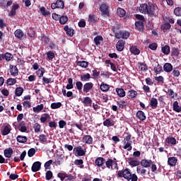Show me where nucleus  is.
Masks as SVG:
<instances>
[{
	"instance_id": "nucleus-1",
	"label": "nucleus",
	"mask_w": 181,
	"mask_h": 181,
	"mask_svg": "<svg viewBox=\"0 0 181 181\" xmlns=\"http://www.w3.org/2000/svg\"><path fill=\"white\" fill-rule=\"evenodd\" d=\"M117 176L118 177H124L127 181H138V175L132 174L129 168L118 171Z\"/></svg>"
},
{
	"instance_id": "nucleus-2",
	"label": "nucleus",
	"mask_w": 181,
	"mask_h": 181,
	"mask_svg": "<svg viewBox=\"0 0 181 181\" xmlns=\"http://www.w3.org/2000/svg\"><path fill=\"white\" fill-rule=\"evenodd\" d=\"M139 11L140 13H144V15H150V16H156V13H155V6L152 4H144L140 5L139 7Z\"/></svg>"
},
{
	"instance_id": "nucleus-3",
	"label": "nucleus",
	"mask_w": 181,
	"mask_h": 181,
	"mask_svg": "<svg viewBox=\"0 0 181 181\" xmlns=\"http://www.w3.org/2000/svg\"><path fill=\"white\" fill-rule=\"evenodd\" d=\"M74 153L76 156H85L86 152H87V150L86 149V146L84 145L79 146L77 147L74 148Z\"/></svg>"
},
{
	"instance_id": "nucleus-4",
	"label": "nucleus",
	"mask_w": 181,
	"mask_h": 181,
	"mask_svg": "<svg viewBox=\"0 0 181 181\" xmlns=\"http://www.w3.org/2000/svg\"><path fill=\"white\" fill-rule=\"evenodd\" d=\"M51 9H64V1L63 0H57L52 3Z\"/></svg>"
},
{
	"instance_id": "nucleus-5",
	"label": "nucleus",
	"mask_w": 181,
	"mask_h": 181,
	"mask_svg": "<svg viewBox=\"0 0 181 181\" xmlns=\"http://www.w3.org/2000/svg\"><path fill=\"white\" fill-rule=\"evenodd\" d=\"M130 33L128 31L126 30H122V31H119L115 33V37L117 39H128L130 36Z\"/></svg>"
},
{
	"instance_id": "nucleus-6",
	"label": "nucleus",
	"mask_w": 181,
	"mask_h": 181,
	"mask_svg": "<svg viewBox=\"0 0 181 181\" xmlns=\"http://www.w3.org/2000/svg\"><path fill=\"white\" fill-rule=\"evenodd\" d=\"M153 163V161H152V160H148L146 158H144L141 160L140 165L141 168H145L146 169H148L151 168Z\"/></svg>"
},
{
	"instance_id": "nucleus-7",
	"label": "nucleus",
	"mask_w": 181,
	"mask_h": 181,
	"mask_svg": "<svg viewBox=\"0 0 181 181\" xmlns=\"http://www.w3.org/2000/svg\"><path fill=\"white\" fill-rule=\"evenodd\" d=\"M100 11L102 13V15L105 16H110V12L108 11V5L105 4H102L100 6Z\"/></svg>"
},
{
	"instance_id": "nucleus-8",
	"label": "nucleus",
	"mask_w": 181,
	"mask_h": 181,
	"mask_svg": "<svg viewBox=\"0 0 181 181\" xmlns=\"http://www.w3.org/2000/svg\"><path fill=\"white\" fill-rule=\"evenodd\" d=\"M9 70H10L11 76H13V77H16V76H18V74H19V70L18 69V66H16L10 64Z\"/></svg>"
},
{
	"instance_id": "nucleus-9",
	"label": "nucleus",
	"mask_w": 181,
	"mask_h": 181,
	"mask_svg": "<svg viewBox=\"0 0 181 181\" xmlns=\"http://www.w3.org/2000/svg\"><path fill=\"white\" fill-rule=\"evenodd\" d=\"M93 87H94V84L93 82H87L83 85V93H90L91 90H93Z\"/></svg>"
},
{
	"instance_id": "nucleus-10",
	"label": "nucleus",
	"mask_w": 181,
	"mask_h": 181,
	"mask_svg": "<svg viewBox=\"0 0 181 181\" xmlns=\"http://www.w3.org/2000/svg\"><path fill=\"white\" fill-rule=\"evenodd\" d=\"M12 4H13V0H10L7 2L5 0H1V1L0 2V7L1 8V9H8V8H9V6L12 5Z\"/></svg>"
},
{
	"instance_id": "nucleus-11",
	"label": "nucleus",
	"mask_w": 181,
	"mask_h": 181,
	"mask_svg": "<svg viewBox=\"0 0 181 181\" xmlns=\"http://www.w3.org/2000/svg\"><path fill=\"white\" fill-rule=\"evenodd\" d=\"M125 47V40H119L116 44V49L118 52H122Z\"/></svg>"
},
{
	"instance_id": "nucleus-12",
	"label": "nucleus",
	"mask_w": 181,
	"mask_h": 181,
	"mask_svg": "<svg viewBox=\"0 0 181 181\" xmlns=\"http://www.w3.org/2000/svg\"><path fill=\"white\" fill-rule=\"evenodd\" d=\"M81 141L87 145H91L93 144V137L90 135H85L83 136Z\"/></svg>"
},
{
	"instance_id": "nucleus-13",
	"label": "nucleus",
	"mask_w": 181,
	"mask_h": 181,
	"mask_svg": "<svg viewBox=\"0 0 181 181\" xmlns=\"http://www.w3.org/2000/svg\"><path fill=\"white\" fill-rule=\"evenodd\" d=\"M18 131L21 132H27L28 127H26V123L25 121L18 122Z\"/></svg>"
},
{
	"instance_id": "nucleus-14",
	"label": "nucleus",
	"mask_w": 181,
	"mask_h": 181,
	"mask_svg": "<svg viewBox=\"0 0 181 181\" xmlns=\"http://www.w3.org/2000/svg\"><path fill=\"white\" fill-rule=\"evenodd\" d=\"M17 9H19V4H13L11 7V10L10 11H8V16H11V17L15 16V15H16Z\"/></svg>"
},
{
	"instance_id": "nucleus-15",
	"label": "nucleus",
	"mask_w": 181,
	"mask_h": 181,
	"mask_svg": "<svg viewBox=\"0 0 181 181\" xmlns=\"http://www.w3.org/2000/svg\"><path fill=\"white\" fill-rule=\"evenodd\" d=\"M40 168H42V163L40 161H36L33 163L31 170L32 172H39Z\"/></svg>"
},
{
	"instance_id": "nucleus-16",
	"label": "nucleus",
	"mask_w": 181,
	"mask_h": 181,
	"mask_svg": "<svg viewBox=\"0 0 181 181\" xmlns=\"http://www.w3.org/2000/svg\"><path fill=\"white\" fill-rule=\"evenodd\" d=\"M64 30L66 32V35H67V36H69L70 37H73V36H74V30L69 28V25H65Z\"/></svg>"
},
{
	"instance_id": "nucleus-17",
	"label": "nucleus",
	"mask_w": 181,
	"mask_h": 181,
	"mask_svg": "<svg viewBox=\"0 0 181 181\" xmlns=\"http://www.w3.org/2000/svg\"><path fill=\"white\" fill-rule=\"evenodd\" d=\"M105 162V159H104L103 157H98L95 160V163L96 166H98V168H103V166H104Z\"/></svg>"
},
{
	"instance_id": "nucleus-18",
	"label": "nucleus",
	"mask_w": 181,
	"mask_h": 181,
	"mask_svg": "<svg viewBox=\"0 0 181 181\" xmlns=\"http://www.w3.org/2000/svg\"><path fill=\"white\" fill-rule=\"evenodd\" d=\"M4 156L5 158H11L12 155H13V149H12V148L9 147L8 148H6L4 151Z\"/></svg>"
},
{
	"instance_id": "nucleus-19",
	"label": "nucleus",
	"mask_w": 181,
	"mask_h": 181,
	"mask_svg": "<svg viewBox=\"0 0 181 181\" xmlns=\"http://www.w3.org/2000/svg\"><path fill=\"white\" fill-rule=\"evenodd\" d=\"M84 107H91V104H93V100L90 97H86L83 98L82 101Z\"/></svg>"
},
{
	"instance_id": "nucleus-20",
	"label": "nucleus",
	"mask_w": 181,
	"mask_h": 181,
	"mask_svg": "<svg viewBox=\"0 0 181 181\" xmlns=\"http://www.w3.org/2000/svg\"><path fill=\"white\" fill-rule=\"evenodd\" d=\"M104 38H103V36L101 35H97L96 37H95L94 38V42L95 45L98 47H100V46H101V42H103Z\"/></svg>"
},
{
	"instance_id": "nucleus-21",
	"label": "nucleus",
	"mask_w": 181,
	"mask_h": 181,
	"mask_svg": "<svg viewBox=\"0 0 181 181\" xmlns=\"http://www.w3.org/2000/svg\"><path fill=\"white\" fill-rule=\"evenodd\" d=\"M176 163H177V158L176 157L168 158V165H169V166H176Z\"/></svg>"
},
{
	"instance_id": "nucleus-22",
	"label": "nucleus",
	"mask_w": 181,
	"mask_h": 181,
	"mask_svg": "<svg viewBox=\"0 0 181 181\" xmlns=\"http://www.w3.org/2000/svg\"><path fill=\"white\" fill-rule=\"evenodd\" d=\"M163 70L165 73H170L173 70V66L170 63H165L163 65Z\"/></svg>"
},
{
	"instance_id": "nucleus-23",
	"label": "nucleus",
	"mask_w": 181,
	"mask_h": 181,
	"mask_svg": "<svg viewBox=\"0 0 181 181\" xmlns=\"http://www.w3.org/2000/svg\"><path fill=\"white\" fill-rule=\"evenodd\" d=\"M115 91H116L118 97H120L121 98L125 97V95H126L125 90L122 88H117L115 89Z\"/></svg>"
},
{
	"instance_id": "nucleus-24",
	"label": "nucleus",
	"mask_w": 181,
	"mask_h": 181,
	"mask_svg": "<svg viewBox=\"0 0 181 181\" xmlns=\"http://www.w3.org/2000/svg\"><path fill=\"white\" fill-rule=\"evenodd\" d=\"M16 139L19 144H26L28 142V137L26 136L18 135Z\"/></svg>"
},
{
	"instance_id": "nucleus-25",
	"label": "nucleus",
	"mask_w": 181,
	"mask_h": 181,
	"mask_svg": "<svg viewBox=\"0 0 181 181\" xmlns=\"http://www.w3.org/2000/svg\"><path fill=\"white\" fill-rule=\"evenodd\" d=\"M47 119H50V115H49L48 113L42 114L40 119L41 124H45V122H46Z\"/></svg>"
},
{
	"instance_id": "nucleus-26",
	"label": "nucleus",
	"mask_w": 181,
	"mask_h": 181,
	"mask_svg": "<svg viewBox=\"0 0 181 181\" xmlns=\"http://www.w3.org/2000/svg\"><path fill=\"white\" fill-rule=\"evenodd\" d=\"M136 172L140 176H145L146 175V169L144 167L139 166L136 168Z\"/></svg>"
},
{
	"instance_id": "nucleus-27",
	"label": "nucleus",
	"mask_w": 181,
	"mask_h": 181,
	"mask_svg": "<svg viewBox=\"0 0 181 181\" xmlns=\"http://www.w3.org/2000/svg\"><path fill=\"white\" fill-rule=\"evenodd\" d=\"M165 142L168 144V145L175 146L177 144L176 139L175 137H167L165 139Z\"/></svg>"
},
{
	"instance_id": "nucleus-28",
	"label": "nucleus",
	"mask_w": 181,
	"mask_h": 181,
	"mask_svg": "<svg viewBox=\"0 0 181 181\" xmlns=\"http://www.w3.org/2000/svg\"><path fill=\"white\" fill-rule=\"evenodd\" d=\"M11 132V126L10 125H6L4 127L3 130L1 131V134L5 136L8 134H9Z\"/></svg>"
},
{
	"instance_id": "nucleus-29",
	"label": "nucleus",
	"mask_w": 181,
	"mask_h": 181,
	"mask_svg": "<svg viewBox=\"0 0 181 181\" xmlns=\"http://www.w3.org/2000/svg\"><path fill=\"white\" fill-rule=\"evenodd\" d=\"M136 117L140 121H145L146 119V116L143 111L139 110L136 113Z\"/></svg>"
},
{
	"instance_id": "nucleus-30",
	"label": "nucleus",
	"mask_w": 181,
	"mask_h": 181,
	"mask_svg": "<svg viewBox=\"0 0 181 181\" xmlns=\"http://www.w3.org/2000/svg\"><path fill=\"white\" fill-rule=\"evenodd\" d=\"M3 59H5L6 62H11V60L13 59V55L10 52H6L3 54Z\"/></svg>"
},
{
	"instance_id": "nucleus-31",
	"label": "nucleus",
	"mask_w": 181,
	"mask_h": 181,
	"mask_svg": "<svg viewBox=\"0 0 181 181\" xmlns=\"http://www.w3.org/2000/svg\"><path fill=\"white\" fill-rule=\"evenodd\" d=\"M45 108V105L43 104L37 105L36 107H33V110L34 112H37V114H39L40 111H42Z\"/></svg>"
},
{
	"instance_id": "nucleus-32",
	"label": "nucleus",
	"mask_w": 181,
	"mask_h": 181,
	"mask_svg": "<svg viewBox=\"0 0 181 181\" xmlns=\"http://www.w3.org/2000/svg\"><path fill=\"white\" fill-rule=\"evenodd\" d=\"M74 163L76 166H79L81 169L84 168V165H83V163H84V161L83 160V159H76L74 160Z\"/></svg>"
},
{
	"instance_id": "nucleus-33",
	"label": "nucleus",
	"mask_w": 181,
	"mask_h": 181,
	"mask_svg": "<svg viewBox=\"0 0 181 181\" xmlns=\"http://www.w3.org/2000/svg\"><path fill=\"white\" fill-rule=\"evenodd\" d=\"M90 78H91V75L88 73L81 76V81L83 82L90 81Z\"/></svg>"
},
{
	"instance_id": "nucleus-34",
	"label": "nucleus",
	"mask_w": 181,
	"mask_h": 181,
	"mask_svg": "<svg viewBox=\"0 0 181 181\" xmlns=\"http://www.w3.org/2000/svg\"><path fill=\"white\" fill-rule=\"evenodd\" d=\"M15 37H17V39H22L23 37V31L21 29H18L14 32Z\"/></svg>"
},
{
	"instance_id": "nucleus-35",
	"label": "nucleus",
	"mask_w": 181,
	"mask_h": 181,
	"mask_svg": "<svg viewBox=\"0 0 181 181\" xmlns=\"http://www.w3.org/2000/svg\"><path fill=\"white\" fill-rule=\"evenodd\" d=\"M173 108L175 112H181V107L179 106V103L177 101L173 103Z\"/></svg>"
},
{
	"instance_id": "nucleus-36",
	"label": "nucleus",
	"mask_w": 181,
	"mask_h": 181,
	"mask_svg": "<svg viewBox=\"0 0 181 181\" xmlns=\"http://www.w3.org/2000/svg\"><path fill=\"white\" fill-rule=\"evenodd\" d=\"M161 52L163 53V54H169V53H170V47H169V45H165L164 47H162Z\"/></svg>"
},
{
	"instance_id": "nucleus-37",
	"label": "nucleus",
	"mask_w": 181,
	"mask_h": 181,
	"mask_svg": "<svg viewBox=\"0 0 181 181\" xmlns=\"http://www.w3.org/2000/svg\"><path fill=\"white\" fill-rule=\"evenodd\" d=\"M135 26L137 28V30H139V32L144 30V22L136 21Z\"/></svg>"
},
{
	"instance_id": "nucleus-38",
	"label": "nucleus",
	"mask_w": 181,
	"mask_h": 181,
	"mask_svg": "<svg viewBox=\"0 0 181 181\" xmlns=\"http://www.w3.org/2000/svg\"><path fill=\"white\" fill-rule=\"evenodd\" d=\"M150 105H151V107L153 110L157 108L158 107V99H156L155 98H151V102H150Z\"/></svg>"
},
{
	"instance_id": "nucleus-39",
	"label": "nucleus",
	"mask_w": 181,
	"mask_h": 181,
	"mask_svg": "<svg viewBox=\"0 0 181 181\" xmlns=\"http://www.w3.org/2000/svg\"><path fill=\"white\" fill-rule=\"evenodd\" d=\"M66 90H71L74 88V83H73V79L71 78H68V84L66 86Z\"/></svg>"
},
{
	"instance_id": "nucleus-40",
	"label": "nucleus",
	"mask_w": 181,
	"mask_h": 181,
	"mask_svg": "<svg viewBox=\"0 0 181 181\" xmlns=\"http://www.w3.org/2000/svg\"><path fill=\"white\" fill-rule=\"evenodd\" d=\"M23 88L22 87H18L16 88L15 90V95L16 97H21V95H22V94H23Z\"/></svg>"
},
{
	"instance_id": "nucleus-41",
	"label": "nucleus",
	"mask_w": 181,
	"mask_h": 181,
	"mask_svg": "<svg viewBox=\"0 0 181 181\" xmlns=\"http://www.w3.org/2000/svg\"><path fill=\"white\" fill-rule=\"evenodd\" d=\"M67 21H69V17H67V16H61L59 17V23L61 25H66Z\"/></svg>"
},
{
	"instance_id": "nucleus-42",
	"label": "nucleus",
	"mask_w": 181,
	"mask_h": 181,
	"mask_svg": "<svg viewBox=\"0 0 181 181\" xmlns=\"http://www.w3.org/2000/svg\"><path fill=\"white\" fill-rule=\"evenodd\" d=\"M45 71H45V68L40 66V68L35 73H36L37 76L40 78V77H43Z\"/></svg>"
},
{
	"instance_id": "nucleus-43",
	"label": "nucleus",
	"mask_w": 181,
	"mask_h": 181,
	"mask_svg": "<svg viewBox=\"0 0 181 181\" xmlns=\"http://www.w3.org/2000/svg\"><path fill=\"white\" fill-rule=\"evenodd\" d=\"M88 21L90 23H92V25H93V23H97V16L94 14H90Z\"/></svg>"
},
{
	"instance_id": "nucleus-44",
	"label": "nucleus",
	"mask_w": 181,
	"mask_h": 181,
	"mask_svg": "<svg viewBox=\"0 0 181 181\" xmlns=\"http://www.w3.org/2000/svg\"><path fill=\"white\" fill-rule=\"evenodd\" d=\"M127 95L130 98H136V95H138V92H136V90H131L128 92Z\"/></svg>"
},
{
	"instance_id": "nucleus-45",
	"label": "nucleus",
	"mask_w": 181,
	"mask_h": 181,
	"mask_svg": "<svg viewBox=\"0 0 181 181\" xmlns=\"http://www.w3.org/2000/svg\"><path fill=\"white\" fill-rule=\"evenodd\" d=\"M124 149H127V151H132V142L124 141Z\"/></svg>"
},
{
	"instance_id": "nucleus-46",
	"label": "nucleus",
	"mask_w": 181,
	"mask_h": 181,
	"mask_svg": "<svg viewBox=\"0 0 181 181\" xmlns=\"http://www.w3.org/2000/svg\"><path fill=\"white\" fill-rule=\"evenodd\" d=\"M63 105L62 103L58 102V103H52L50 105L52 110H57V108H60Z\"/></svg>"
},
{
	"instance_id": "nucleus-47",
	"label": "nucleus",
	"mask_w": 181,
	"mask_h": 181,
	"mask_svg": "<svg viewBox=\"0 0 181 181\" xmlns=\"http://www.w3.org/2000/svg\"><path fill=\"white\" fill-rule=\"evenodd\" d=\"M39 141L41 144H47V136L41 134L39 136Z\"/></svg>"
},
{
	"instance_id": "nucleus-48",
	"label": "nucleus",
	"mask_w": 181,
	"mask_h": 181,
	"mask_svg": "<svg viewBox=\"0 0 181 181\" xmlns=\"http://www.w3.org/2000/svg\"><path fill=\"white\" fill-rule=\"evenodd\" d=\"M16 78H9L6 81L7 86H15L16 84Z\"/></svg>"
},
{
	"instance_id": "nucleus-49",
	"label": "nucleus",
	"mask_w": 181,
	"mask_h": 181,
	"mask_svg": "<svg viewBox=\"0 0 181 181\" xmlns=\"http://www.w3.org/2000/svg\"><path fill=\"white\" fill-rule=\"evenodd\" d=\"M125 13V10H124L123 8H118L117 9V14L118 15V16H119V18H124Z\"/></svg>"
},
{
	"instance_id": "nucleus-50",
	"label": "nucleus",
	"mask_w": 181,
	"mask_h": 181,
	"mask_svg": "<svg viewBox=\"0 0 181 181\" xmlns=\"http://www.w3.org/2000/svg\"><path fill=\"white\" fill-rule=\"evenodd\" d=\"M130 52L133 54H139L141 53L139 49H138L136 46H132L130 47Z\"/></svg>"
},
{
	"instance_id": "nucleus-51",
	"label": "nucleus",
	"mask_w": 181,
	"mask_h": 181,
	"mask_svg": "<svg viewBox=\"0 0 181 181\" xmlns=\"http://www.w3.org/2000/svg\"><path fill=\"white\" fill-rule=\"evenodd\" d=\"M77 66L83 67V69H87V67H88V62H87L86 61H78L77 62Z\"/></svg>"
},
{
	"instance_id": "nucleus-52",
	"label": "nucleus",
	"mask_w": 181,
	"mask_h": 181,
	"mask_svg": "<svg viewBox=\"0 0 181 181\" xmlns=\"http://www.w3.org/2000/svg\"><path fill=\"white\" fill-rule=\"evenodd\" d=\"M40 11L42 16H47L50 15V11H46V8H45V6H42L40 8Z\"/></svg>"
},
{
	"instance_id": "nucleus-53",
	"label": "nucleus",
	"mask_w": 181,
	"mask_h": 181,
	"mask_svg": "<svg viewBox=\"0 0 181 181\" xmlns=\"http://www.w3.org/2000/svg\"><path fill=\"white\" fill-rule=\"evenodd\" d=\"M99 76H100V71H97V69H93L92 71L91 78H93V80H97V78H98Z\"/></svg>"
},
{
	"instance_id": "nucleus-54",
	"label": "nucleus",
	"mask_w": 181,
	"mask_h": 181,
	"mask_svg": "<svg viewBox=\"0 0 181 181\" xmlns=\"http://www.w3.org/2000/svg\"><path fill=\"white\" fill-rule=\"evenodd\" d=\"M100 90L101 91L105 93L107 90H110V86L106 83H102L100 85Z\"/></svg>"
},
{
	"instance_id": "nucleus-55",
	"label": "nucleus",
	"mask_w": 181,
	"mask_h": 181,
	"mask_svg": "<svg viewBox=\"0 0 181 181\" xmlns=\"http://www.w3.org/2000/svg\"><path fill=\"white\" fill-rule=\"evenodd\" d=\"M153 70H154V73H156V74H160L162 73V71H163L162 66L159 64H158L157 66H156L153 69Z\"/></svg>"
},
{
	"instance_id": "nucleus-56",
	"label": "nucleus",
	"mask_w": 181,
	"mask_h": 181,
	"mask_svg": "<svg viewBox=\"0 0 181 181\" xmlns=\"http://www.w3.org/2000/svg\"><path fill=\"white\" fill-rule=\"evenodd\" d=\"M129 165H130V166H132L134 168L139 165V161L138 160L132 159L129 161Z\"/></svg>"
},
{
	"instance_id": "nucleus-57",
	"label": "nucleus",
	"mask_w": 181,
	"mask_h": 181,
	"mask_svg": "<svg viewBox=\"0 0 181 181\" xmlns=\"http://www.w3.org/2000/svg\"><path fill=\"white\" fill-rule=\"evenodd\" d=\"M171 54H172V56H175V57H177L180 54L179 49H177L176 47L172 48Z\"/></svg>"
},
{
	"instance_id": "nucleus-58",
	"label": "nucleus",
	"mask_w": 181,
	"mask_h": 181,
	"mask_svg": "<svg viewBox=\"0 0 181 181\" xmlns=\"http://www.w3.org/2000/svg\"><path fill=\"white\" fill-rule=\"evenodd\" d=\"M33 128H34L35 132L39 133V132H40V129L42 128V126L40 125V124L37 122V123L34 124Z\"/></svg>"
},
{
	"instance_id": "nucleus-59",
	"label": "nucleus",
	"mask_w": 181,
	"mask_h": 181,
	"mask_svg": "<svg viewBox=\"0 0 181 181\" xmlns=\"http://www.w3.org/2000/svg\"><path fill=\"white\" fill-rule=\"evenodd\" d=\"M106 167L108 168V169H111V170H112V163H114V160H112V159H108L107 161H106Z\"/></svg>"
},
{
	"instance_id": "nucleus-60",
	"label": "nucleus",
	"mask_w": 181,
	"mask_h": 181,
	"mask_svg": "<svg viewBox=\"0 0 181 181\" xmlns=\"http://www.w3.org/2000/svg\"><path fill=\"white\" fill-rule=\"evenodd\" d=\"M76 87L78 91H81L83 90V82L78 81L76 83Z\"/></svg>"
},
{
	"instance_id": "nucleus-61",
	"label": "nucleus",
	"mask_w": 181,
	"mask_h": 181,
	"mask_svg": "<svg viewBox=\"0 0 181 181\" xmlns=\"http://www.w3.org/2000/svg\"><path fill=\"white\" fill-rule=\"evenodd\" d=\"M53 177V173L51 170L47 171L45 174V179L46 180H50Z\"/></svg>"
},
{
	"instance_id": "nucleus-62",
	"label": "nucleus",
	"mask_w": 181,
	"mask_h": 181,
	"mask_svg": "<svg viewBox=\"0 0 181 181\" xmlns=\"http://www.w3.org/2000/svg\"><path fill=\"white\" fill-rule=\"evenodd\" d=\"M35 153H36V150L33 148H31L28 151V156L29 158H32V156H35Z\"/></svg>"
},
{
	"instance_id": "nucleus-63",
	"label": "nucleus",
	"mask_w": 181,
	"mask_h": 181,
	"mask_svg": "<svg viewBox=\"0 0 181 181\" xmlns=\"http://www.w3.org/2000/svg\"><path fill=\"white\" fill-rule=\"evenodd\" d=\"M66 173H59L57 174V177L60 179L61 181H64L66 179Z\"/></svg>"
},
{
	"instance_id": "nucleus-64",
	"label": "nucleus",
	"mask_w": 181,
	"mask_h": 181,
	"mask_svg": "<svg viewBox=\"0 0 181 181\" xmlns=\"http://www.w3.org/2000/svg\"><path fill=\"white\" fill-rule=\"evenodd\" d=\"M174 13L176 16H181V8L177 7L174 9Z\"/></svg>"
}]
</instances>
